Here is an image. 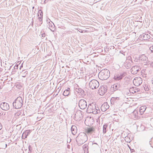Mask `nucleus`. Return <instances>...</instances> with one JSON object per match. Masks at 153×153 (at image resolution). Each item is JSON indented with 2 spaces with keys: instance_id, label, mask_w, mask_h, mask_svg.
<instances>
[{
  "instance_id": "1",
  "label": "nucleus",
  "mask_w": 153,
  "mask_h": 153,
  "mask_svg": "<svg viewBox=\"0 0 153 153\" xmlns=\"http://www.w3.org/2000/svg\"><path fill=\"white\" fill-rule=\"evenodd\" d=\"M86 112L88 113H92L96 114L100 113V111L98 107H96L95 105L92 104L88 105Z\"/></svg>"
},
{
  "instance_id": "2",
  "label": "nucleus",
  "mask_w": 153,
  "mask_h": 153,
  "mask_svg": "<svg viewBox=\"0 0 153 153\" xmlns=\"http://www.w3.org/2000/svg\"><path fill=\"white\" fill-rule=\"evenodd\" d=\"M77 142L79 145H81L88 140L87 136L84 132H81L77 137Z\"/></svg>"
},
{
  "instance_id": "3",
  "label": "nucleus",
  "mask_w": 153,
  "mask_h": 153,
  "mask_svg": "<svg viewBox=\"0 0 153 153\" xmlns=\"http://www.w3.org/2000/svg\"><path fill=\"white\" fill-rule=\"evenodd\" d=\"M110 76L109 71L107 69H104L100 71L98 75L99 77L102 80H105L108 78Z\"/></svg>"
},
{
  "instance_id": "4",
  "label": "nucleus",
  "mask_w": 153,
  "mask_h": 153,
  "mask_svg": "<svg viewBox=\"0 0 153 153\" xmlns=\"http://www.w3.org/2000/svg\"><path fill=\"white\" fill-rule=\"evenodd\" d=\"M13 106L16 109L20 108L22 105V98L21 97H18L13 103Z\"/></svg>"
},
{
  "instance_id": "5",
  "label": "nucleus",
  "mask_w": 153,
  "mask_h": 153,
  "mask_svg": "<svg viewBox=\"0 0 153 153\" xmlns=\"http://www.w3.org/2000/svg\"><path fill=\"white\" fill-rule=\"evenodd\" d=\"M99 82L95 79H93L91 80L89 83V87L92 89H95L99 87Z\"/></svg>"
},
{
  "instance_id": "6",
  "label": "nucleus",
  "mask_w": 153,
  "mask_h": 153,
  "mask_svg": "<svg viewBox=\"0 0 153 153\" xmlns=\"http://www.w3.org/2000/svg\"><path fill=\"white\" fill-rule=\"evenodd\" d=\"M142 82V79L140 77H135L133 80L134 84L137 86L140 85Z\"/></svg>"
},
{
  "instance_id": "7",
  "label": "nucleus",
  "mask_w": 153,
  "mask_h": 153,
  "mask_svg": "<svg viewBox=\"0 0 153 153\" xmlns=\"http://www.w3.org/2000/svg\"><path fill=\"white\" fill-rule=\"evenodd\" d=\"M79 106L81 109H84L87 107V102L84 100L81 99L79 102Z\"/></svg>"
},
{
  "instance_id": "8",
  "label": "nucleus",
  "mask_w": 153,
  "mask_h": 153,
  "mask_svg": "<svg viewBox=\"0 0 153 153\" xmlns=\"http://www.w3.org/2000/svg\"><path fill=\"white\" fill-rule=\"evenodd\" d=\"M125 73H118L115 74L114 79L116 80H119L121 79L126 75Z\"/></svg>"
},
{
  "instance_id": "9",
  "label": "nucleus",
  "mask_w": 153,
  "mask_h": 153,
  "mask_svg": "<svg viewBox=\"0 0 153 153\" xmlns=\"http://www.w3.org/2000/svg\"><path fill=\"white\" fill-rule=\"evenodd\" d=\"M82 112L80 110L77 111L75 114V120L77 121L81 120L82 118Z\"/></svg>"
},
{
  "instance_id": "10",
  "label": "nucleus",
  "mask_w": 153,
  "mask_h": 153,
  "mask_svg": "<svg viewBox=\"0 0 153 153\" xmlns=\"http://www.w3.org/2000/svg\"><path fill=\"white\" fill-rule=\"evenodd\" d=\"M1 108L3 110L7 111L9 109V105L6 102H3L1 103L0 105Z\"/></svg>"
},
{
  "instance_id": "11",
  "label": "nucleus",
  "mask_w": 153,
  "mask_h": 153,
  "mask_svg": "<svg viewBox=\"0 0 153 153\" xmlns=\"http://www.w3.org/2000/svg\"><path fill=\"white\" fill-rule=\"evenodd\" d=\"M139 38L140 40H146L149 39L150 38V36L148 34L143 33L140 36Z\"/></svg>"
},
{
  "instance_id": "12",
  "label": "nucleus",
  "mask_w": 153,
  "mask_h": 153,
  "mask_svg": "<svg viewBox=\"0 0 153 153\" xmlns=\"http://www.w3.org/2000/svg\"><path fill=\"white\" fill-rule=\"evenodd\" d=\"M140 69L139 67L137 66L132 67L131 69V72L132 74H136L137 73V72L139 71Z\"/></svg>"
},
{
  "instance_id": "13",
  "label": "nucleus",
  "mask_w": 153,
  "mask_h": 153,
  "mask_svg": "<svg viewBox=\"0 0 153 153\" xmlns=\"http://www.w3.org/2000/svg\"><path fill=\"white\" fill-rule=\"evenodd\" d=\"M109 106L107 102L104 103L101 106V109L102 111H105L109 108Z\"/></svg>"
},
{
  "instance_id": "14",
  "label": "nucleus",
  "mask_w": 153,
  "mask_h": 153,
  "mask_svg": "<svg viewBox=\"0 0 153 153\" xmlns=\"http://www.w3.org/2000/svg\"><path fill=\"white\" fill-rule=\"evenodd\" d=\"M140 90L139 89L136 87H132L130 88L129 91L130 92L134 94L139 91Z\"/></svg>"
},
{
  "instance_id": "15",
  "label": "nucleus",
  "mask_w": 153,
  "mask_h": 153,
  "mask_svg": "<svg viewBox=\"0 0 153 153\" xmlns=\"http://www.w3.org/2000/svg\"><path fill=\"white\" fill-rule=\"evenodd\" d=\"M107 89H105L104 87H101L99 90V92L100 93V95H103L106 91Z\"/></svg>"
},
{
  "instance_id": "16",
  "label": "nucleus",
  "mask_w": 153,
  "mask_h": 153,
  "mask_svg": "<svg viewBox=\"0 0 153 153\" xmlns=\"http://www.w3.org/2000/svg\"><path fill=\"white\" fill-rule=\"evenodd\" d=\"M30 133V130H27L25 131L22 134V139H24L26 138Z\"/></svg>"
},
{
  "instance_id": "17",
  "label": "nucleus",
  "mask_w": 153,
  "mask_h": 153,
  "mask_svg": "<svg viewBox=\"0 0 153 153\" xmlns=\"http://www.w3.org/2000/svg\"><path fill=\"white\" fill-rule=\"evenodd\" d=\"M71 131L73 135H75L76 133L77 128L76 126H72L71 127Z\"/></svg>"
},
{
  "instance_id": "18",
  "label": "nucleus",
  "mask_w": 153,
  "mask_h": 153,
  "mask_svg": "<svg viewBox=\"0 0 153 153\" xmlns=\"http://www.w3.org/2000/svg\"><path fill=\"white\" fill-rule=\"evenodd\" d=\"M146 106H143L141 107L140 109L139 112L141 115H142L143 112L146 111Z\"/></svg>"
},
{
  "instance_id": "19",
  "label": "nucleus",
  "mask_w": 153,
  "mask_h": 153,
  "mask_svg": "<svg viewBox=\"0 0 153 153\" xmlns=\"http://www.w3.org/2000/svg\"><path fill=\"white\" fill-rule=\"evenodd\" d=\"M47 27L51 30L53 32L55 30V26L53 24H48V25L47 26Z\"/></svg>"
},
{
  "instance_id": "20",
  "label": "nucleus",
  "mask_w": 153,
  "mask_h": 153,
  "mask_svg": "<svg viewBox=\"0 0 153 153\" xmlns=\"http://www.w3.org/2000/svg\"><path fill=\"white\" fill-rule=\"evenodd\" d=\"M70 88H68L67 89L65 90L63 92V94L64 96H68L70 93Z\"/></svg>"
},
{
  "instance_id": "21",
  "label": "nucleus",
  "mask_w": 153,
  "mask_h": 153,
  "mask_svg": "<svg viewBox=\"0 0 153 153\" xmlns=\"http://www.w3.org/2000/svg\"><path fill=\"white\" fill-rule=\"evenodd\" d=\"M114 91L119 90L120 88V85L118 83L115 84L113 85L112 87Z\"/></svg>"
},
{
  "instance_id": "22",
  "label": "nucleus",
  "mask_w": 153,
  "mask_h": 153,
  "mask_svg": "<svg viewBox=\"0 0 153 153\" xmlns=\"http://www.w3.org/2000/svg\"><path fill=\"white\" fill-rule=\"evenodd\" d=\"M22 114L21 112L20 111H19L16 112L15 114L14 117L17 119L19 117V116L21 115Z\"/></svg>"
},
{
  "instance_id": "23",
  "label": "nucleus",
  "mask_w": 153,
  "mask_h": 153,
  "mask_svg": "<svg viewBox=\"0 0 153 153\" xmlns=\"http://www.w3.org/2000/svg\"><path fill=\"white\" fill-rule=\"evenodd\" d=\"M83 148L85 152H88V146L87 144H85L83 145Z\"/></svg>"
},
{
  "instance_id": "24",
  "label": "nucleus",
  "mask_w": 153,
  "mask_h": 153,
  "mask_svg": "<svg viewBox=\"0 0 153 153\" xmlns=\"http://www.w3.org/2000/svg\"><path fill=\"white\" fill-rule=\"evenodd\" d=\"M140 58L141 60L143 61H147L148 59L147 57L144 54L142 55Z\"/></svg>"
},
{
  "instance_id": "25",
  "label": "nucleus",
  "mask_w": 153,
  "mask_h": 153,
  "mask_svg": "<svg viewBox=\"0 0 153 153\" xmlns=\"http://www.w3.org/2000/svg\"><path fill=\"white\" fill-rule=\"evenodd\" d=\"M94 131V129L93 127H90L88 128L86 132L88 133H91L93 132Z\"/></svg>"
},
{
  "instance_id": "26",
  "label": "nucleus",
  "mask_w": 153,
  "mask_h": 153,
  "mask_svg": "<svg viewBox=\"0 0 153 153\" xmlns=\"http://www.w3.org/2000/svg\"><path fill=\"white\" fill-rule=\"evenodd\" d=\"M28 72L25 70H22L21 72L22 76V77H25L27 75Z\"/></svg>"
},
{
  "instance_id": "27",
  "label": "nucleus",
  "mask_w": 153,
  "mask_h": 153,
  "mask_svg": "<svg viewBox=\"0 0 153 153\" xmlns=\"http://www.w3.org/2000/svg\"><path fill=\"white\" fill-rule=\"evenodd\" d=\"M132 114L134 116V118L137 119L138 117V112L137 110H134L132 113Z\"/></svg>"
},
{
  "instance_id": "28",
  "label": "nucleus",
  "mask_w": 153,
  "mask_h": 153,
  "mask_svg": "<svg viewBox=\"0 0 153 153\" xmlns=\"http://www.w3.org/2000/svg\"><path fill=\"white\" fill-rule=\"evenodd\" d=\"M108 125L106 124H104L103 127V134H105L106 133V128L107 127Z\"/></svg>"
},
{
  "instance_id": "29",
  "label": "nucleus",
  "mask_w": 153,
  "mask_h": 153,
  "mask_svg": "<svg viewBox=\"0 0 153 153\" xmlns=\"http://www.w3.org/2000/svg\"><path fill=\"white\" fill-rule=\"evenodd\" d=\"M125 141L127 143H130L131 142V140L130 138L128 136H126L125 138Z\"/></svg>"
},
{
  "instance_id": "30",
  "label": "nucleus",
  "mask_w": 153,
  "mask_h": 153,
  "mask_svg": "<svg viewBox=\"0 0 153 153\" xmlns=\"http://www.w3.org/2000/svg\"><path fill=\"white\" fill-rule=\"evenodd\" d=\"M81 94H84V91L83 90H82L81 88H79V92Z\"/></svg>"
},
{
  "instance_id": "31",
  "label": "nucleus",
  "mask_w": 153,
  "mask_h": 153,
  "mask_svg": "<svg viewBox=\"0 0 153 153\" xmlns=\"http://www.w3.org/2000/svg\"><path fill=\"white\" fill-rule=\"evenodd\" d=\"M42 15H41L39 17H38V19L39 22H42L40 23V24H42Z\"/></svg>"
},
{
  "instance_id": "32",
  "label": "nucleus",
  "mask_w": 153,
  "mask_h": 153,
  "mask_svg": "<svg viewBox=\"0 0 153 153\" xmlns=\"http://www.w3.org/2000/svg\"><path fill=\"white\" fill-rule=\"evenodd\" d=\"M112 100H120V97H112Z\"/></svg>"
},
{
  "instance_id": "33",
  "label": "nucleus",
  "mask_w": 153,
  "mask_h": 153,
  "mask_svg": "<svg viewBox=\"0 0 153 153\" xmlns=\"http://www.w3.org/2000/svg\"><path fill=\"white\" fill-rule=\"evenodd\" d=\"M152 52H153V45L151 46L149 48Z\"/></svg>"
},
{
  "instance_id": "34",
  "label": "nucleus",
  "mask_w": 153,
  "mask_h": 153,
  "mask_svg": "<svg viewBox=\"0 0 153 153\" xmlns=\"http://www.w3.org/2000/svg\"><path fill=\"white\" fill-rule=\"evenodd\" d=\"M75 97H76V96H73L71 97V99H72V100H74L75 99Z\"/></svg>"
},
{
  "instance_id": "35",
  "label": "nucleus",
  "mask_w": 153,
  "mask_h": 153,
  "mask_svg": "<svg viewBox=\"0 0 153 153\" xmlns=\"http://www.w3.org/2000/svg\"><path fill=\"white\" fill-rule=\"evenodd\" d=\"M39 14H40V16L41 15H42V11L41 12H39L38 13V16H39Z\"/></svg>"
},
{
  "instance_id": "36",
  "label": "nucleus",
  "mask_w": 153,
  "mask_h": 153,
  "mask_svg": "<svg viewBox=\"0 0 153 153\" xmlns=\"http://www.w3.org/2000/svg\"><path fill=\"white\" fill-rule=\"evenodd\" d=\"M42 36L43 37H45V33H43L42 34Z\"/></svg>"
},
{
  "instance_id": "37",
  "label": "nucleus",
  "mask_w": 153,
  "mask_h": 153,
  "mask_svg": "<svg viewBox=\"0 0 153 153\" xmlns=\"http://www.w3.org/2000/svg\"><path fill=\"white\" fill-rule=\"evenodd\" d=\"M3 114V113L1 110H0V117Z\"/></svg>"
},
{
  "instance_id": "38",
  "label": "nucleus",
  "mask_w": 153,
  "mask_h": 153,
  "mask_svg": "<svg viewBox=\"0 0 153 153\" xmlns=\"http://www.w3.org/2000/svg\"><path fill=\"white\" fill-rule=\"evenodd\" d=\"M18 65H17L16 66H15L14 67V68L15 69H18Z\"/></svg>"
},
{
  "instance_id": "39",
  "label": "nucleus",
  "mask_w": 153,
  "mask_h": 153,
  "mask_svg": "<svg viewBox=\"0 0 153 153\" xmlns=\"http://www.w3.org/2000/svg\"><path fill=\"white\" fill-rule=\"evenodd\" d=\"M2 125L1 124V123H0V130H1L2 129Z\"/></svg>"
},
{
  "instance_id": "40",
  "label": "nucleus",
  "mask_w": 153,
  "mask_h": 153,
  "mask_svg": "<svg viewBox=\"0 0 153 153\" xmlns=\"http://www.w3.org/2000/svg\"><path fill=\"white\" fill-rule=\"evenodd\" d=\"M5 146H4L3 147V148L4 149H5L7 147V145L6 144H5Z\"/></svg>"
},
{
  "instance_id": "41",
  "label": "nucleus",
  "mask_w": 153,
  "mask_h": 153,
  "mask_svg": "<svg viewBox=\"0 0 153 153\" xmlns=\"http://www.w3.org/2000/svg\"><path fill=\"white\" fill-rule=\"evenodd\" d=\"M48 0H45L44 1V2L45 3H47L48 1Z\"/></svg>"
},
{
  "instance_id": "42",
  "label": "nucleus",
  "mask_w": 153,
  "mask_h": 153,
  "mask_svg": "<svg viewBox=\"0 0 153 153\" xmlns=\"http://www.w3.org/2000/svg\"><path fill=\"white\" fill-rule=\"evenodd\" d=\"M150 65L151 66L153 67V62L151 63Z\"/></svg>"
},
{
  "instance_id": "43",
  "label": "nucleus",
  "mask_w": 153,
  "mask_h": 153,
  "mask_svg": "<svg viewBox=\"0 0 153 153\" xmlns=\"http://www.w3.org/2000/svg\"><path fill=\"white\" fill-rule=\"evenodd\" d=\"M144 88L145 89V90L146 91H148L149 90V88H145L144 87Z\"/></svg>"
},
{
  "instance_id": "44",
  "label": "nucleus",
  "mask_w": 153,
  "mask_h": 153,
  "mask_svg": "<svg viewBox=\"0 0 153 153\" xmlns=\"http://www.w3.org/2000/svg\"><path fill=\"white\" fill-rule=\"evenodd\" d=\"M95 145L97 146H98V145L96 143H95L93 144V145Z\"/></svg>"
},
{
  "instance_id": "45",
  "label": "nucleus",
  "mask_w": 153,
  "mask_h": 153,
  "mask_svg": "<svg viewBox=\"0 0 153 153\" xmlns=\"http://www.w3.org/2000/svg\"><path fill=\"white\" fill-rule=\"evenodd\" d=\"M23 67V64H22L20 66V69L21 68H22Z\"/></svg>"
},
{
  "instance_id": "46",
  "label": "nucleus",
  "mask_w": 153,
  "mask_h": 153,
  "mask_svg": "<svg viewBox=\"0 0 153 153\" xmlns=\"http://www.w3.org/2000/svg\"><path fill=\"white\" fill-rule=\"evenodd\" d=\"M149 144L150 145H151V144H152V142H151V141H149Z\"/></svg>"
},
{
  "instance_id": "47",
  "label": "nucleus",
  "mask_w": 153,
  "mask_h": 153,
  "mask_svg": "<svg viewBox=\"0 0 153 153\" xmlns=\"http://www.w3.org/2000/svg\"><path fill=\"white\" fill-rule=\"evenodd\" d=\"M30 147L31 148V147H30V146H29V150L30 151Z\"/></svg>"
},
{
  "instance_id": "48",
  "label": "nucleus",
  "mask_w": 153,
  "mask_h": 153,
  "mask_svg": "<svg viewBox=\"0 0 153 153\" xmlns=\"http://www.w3.org/2000/svg\"><path fill=\"white\" fill-rule=\"evenodd\" d=\"M152 84H153V78L152 79Z\"/></svg>"
},
{
  "instance_id": "49",
  "label": "nucleus",
  "mask_w": 153,
  "mask_h": 153,
  "mask_svg": "<svg viewBox=\"0 0 153 153\" xmlns=\"http://www.w3.org/2000/svg\"><path fill=\"white\" fill-rule=\"evenodd\" d=\"M34 8V7H32V9H33Z\"/></svg>"
},
{
  "instance_id": "50",
  "label": "nucleus",
  "mask_w": 153,
  "mask_h": 153,
  "mask_svg": "<svg viewBox=\"0 0 153 153\" xmlns=\"http://www.w3.org/2000/svg\"><path fill=\"white\" fill-rule=\"evenodd\" d=\"M11 66H10V68H9V69H10V68L11 67Z\"/></svg>"
},
{
  "instance_id": "51",
  "label": "nucleus",
  "mask_w": 153,
  "mask_h": 153,
  "mask_svg": "<svg viewBox=\"0 0 153 153\" xmlns=\"http://www.w3.org/2000/svg\"><path fill=\"white\" fill-rule=\"evenodd\" d=\"M49 0H48V1H49Z\"/></svg>"
}]
</instances>
